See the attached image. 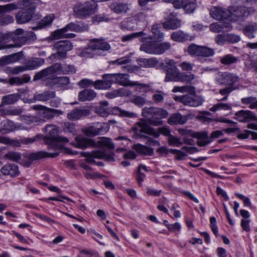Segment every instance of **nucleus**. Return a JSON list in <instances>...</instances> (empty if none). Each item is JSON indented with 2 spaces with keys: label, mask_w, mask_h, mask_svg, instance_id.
<instances>
[{
  "label": "nucleus",
  "mask_w": 257,
  "mask_h": 257,
  "mask_svg": "<svg viewBox=\"0 0 257 257\" xmlns=\"http://www.w3.org/2000/svg\"><path fill=\"white\" fill-rule=\"evenodd\" d=\"M142 115L148 122L153 125L158 126L163 124V118L168 115V111L162 108L150 107L142 109Z\"/></svg>",
  "instance_id": "f257e3e1"
},
{
  "label": "nucleus",
  "mask_w": 257,
  "mask_h": 257,
  "mask_svg": "<svg viewBox=\"0 0 257 257\" xmlns=\"http://www.w3.org/2000/svg\"><path fill=\"white\" fill-rule=\"evenodd\" d=\"M59 155L58 153H48L44 151H39L28 154H22L17 153V163L24 167H28L32 164L33 161L39 160L45 158H55Z\"/></svg>",
  "instance_id": "f03ea898"
},
{
  "label": "nucleus",
  "mask_w": 257,
  "mask_h": 257,
  "mask_svg": "<svg viewBox=\"0 0 257 257\" xmlns=\"http://www.w3.org/2000/svg\"><path fill=\"white\" fill-rule=\"evenodd\" d=\"M46 136L44 138L45 143L52 147L61 146L68 143L69 140L64 137L58 135V129L56 125L50 124L45 127Z\"/></svg>",
  "instance_id": "7ed1b4c3"
},
{
  "label": "nucleus",
  "mask_w": 257,
  "mask_h": 257,
  "mask_svg": "<svg viewBox=\"0 0 257 257\" xmlns=\"http://www.w3.org/2000/svg\"><path fill=\"white\" fill-rule=\"evenodd\" d=\"M134 130L137 132L153 136L156 138H158L160 134L168 137L171 135L170 131L168 127L166 126L159 127L156 131L155 128L150 127L144 119H142L136 123Z\"/></svg>",
  "instance_id": "20e7f679"
},
{
  "label": "nucleus",
  "mask_w": 257,
  "mask_h": 257,
  "mask_svg": "<svg viewBox=\"0 0 257 257\" xmlns=\"http://www.w3.org/2000/svg\"><path fill=\"white\" fill-rule=\"evenodd\" d=\"M160 67L166 74L164 79L165 82L177 81L180 72L173 60L166 59L165 62L161 63Z\"/></svg>",
  "instance_id": "39448f33"
},
{
  "label": "nucleus",
  "mask_w": 257,
  "mask_h": 257,
  "mask_svg": "<svg viewBox=\"0 0 257 257\" xmlns=\"http://www.w3.org/2000/svg\"><path fill=\"white\" fill-rule=\"evenodd\" d=\"M72 49L73 45L70 41L68 40L58 41L53 45V49L56 50V53L51 55L49 59L52 60L65 59L67 57V52Z\"/></svg>",
  "instance_id": "423d86ee"
},
{
  "label": "nucleus",
  "mask_w": 257,
  "mask_h": 257,
  "mask_svg": "<svg viewBox=\"0 0 257 257\" xmlns=\"http://www.w3.org/2000/svg\"><path fill=\"white\" fill-rule=\"evenodd\" d=\"M97 4H92L89 2L78 4L73 8L74 16L79 19L88 17L97 11Z\"/></svg>",
  "instance_id": "0eeeda50"
},
{
  "label": "nucleus",
  "mask_w": 257,
  "mask_h": 257,
  "mask_svg": "<svg viewBox=\"0 0 257 257\" xmlns=\"http://www.w3.org/2000/svg\"><path fill=\"white\" fill-rule=\"evenodd\" d=\"M174 100L183 103L184 105L190 107H197L202 105L204 102L203 98L196 94V88L194 92H189L188 94L182 96H176Z\"/></svg>",
  "instance_id": "6e6552de"
},
{
  "label": "nucleus",
  "mask_w": 257,
  "mask_h": 257,
  "mask_svg": "<svg viewBox=\"0 0 257 257\" xmlns=\"http://www.w3.org/2000/svg\"><path fill=\"white\" fill-rule=\"evenodd\" d=\"M229 15L235 18L236 20L243 19L253 15L255 10L253 7L243 6H230L228 7Z\"/></svg>",
  "instance_id": "1a4fd4ad"
},
{
  "label": "nucleus",
  "mask_w": 257,
  "mask_h": 257,
  "mask_svg": "<svg viewBox=\"0 0 257 257\" xmlns=\"http://www.w3.org/2000/svg\"><path fill=\"white\" fill-rule=\"evenodd\" d=\"M187 53L192 56L209 57L215 54V50L205 46L198 45L195 44L190 45L187 48Z\"/></svg>",
  "instance_id": "9d476101"
},
{
  "label": "nucleus",
  "mask_w": 257,
  "mask_h": 257,
  "mask_svg": "<svg viewBox=\"0 0 257 257\" xmlns=\"http://www.w3.org/2000/svg\"><path fill=\"white\" fill-rule=\"evenodd\" d=\"M215 81L220 85L235 87L239 81V77L236 74L228 72H219L215 76Z\"/></svg>",
  "instance_id": "9b49d317"
},
{
  "label": "nucleus",
  "mask_w": 257,
  "mask_h": 257,
  "mask_svg": "<svg viewBox=\"0 0 257 257\" xmlns=\"http://www.w3.org/2000/svg\"><path fill=\"white\" fill-rule=\"evenodd\" d=\"M81 156L85 157V161L88 163L92 164L95 163L94 158L104 159L109 162H113L115 159L112 153L107 154L104 151L101 150L94 151L92 152H82Z\"/></svg>",
  "instance_id": "f8f14e48"
},
{
  "label": "nucleus",
  "mask_w": 257,
  "mask_h": 257,
  "mask_svg": "<svg viewBox=\"0 0 257 257\" xmlns=\"http://www.w3.org/2000/svg\"><path fill=\"white\" fill-rule=\"evenodd\" d=\"M34 110H39V115L47 119H52L63 114L61 110L49 108L41 105H35L33 106Z\"/></svg>",
  "instance_id": "ddd939ff"
},
{
  "label": "nucleus",
  "mask_w": 257,
  "mask_h": 257,
  "mask_svg": "<svg viewBox=\"0 0 257 257\" xmlns=\"http://www.w3.org/2000/svg\"><path fill=\"white\" fill-rule=\"evenodd\" d=\"M115 83L124 86H138L140 89H149L150 86L148 84L139 83L138 81H131L128 79L127 74L115 73Z\"/></svg>",
  "instance_id": "4468645a"
},
{
  "label": "nucleus",
  "mask_w": 257,
  "mask_h": 257,
  "mask_svg": "<svg viewBox=\"0 0 257 257\" xmlns=\"http://www.w3.org/2000/svg\"><path fill=\"white\" fill-rule=\"evenodd\" d=\"M22 62L25 65L17 66V73L36 69L44 64L45 60L41 58H34L29 60L24 59Z\"/></svg>",
  "instance_id": "2eb2a0df"
},
{
  "label": "nucleus",
  "mask_w": 257,
  "mask_h": 257,
  "mask_svg": "<svg viewBox=\"0 0 257 257\" xmlns=\"http://www.w3.org/2000/svg\"><path fill=\"white\" fill-rule=\"evenodd\" d=\"M115 74H105L103 75L102 80L94 81L93 86L96 89H107L112 84L115 83Z\"/></svg>",
  "instance_id": "dca6fc26"
},
{
  "label": "nucleus",
  "mask_w": 257,
  "mask_h": 257,
  "mask_svg": "<svg viewBox=\"0 0 257 257\" xmlns=\"http://www.w3.org/2000/svg\"><path fill=\"white\" fill-rule=\"evenodd\" d=\"M37 39L35 34L32 32H24L20 28H17V47H21L26 43L34 41Z\"/></svg>",
  "instance_id": "f3484780"
},
{
  "label": "nucleus",
  "mask_w": 257,
  "mask_h": 257,
  "mask_svg": "<svg viewBox=\"0 0 257 257\" xmlns=\"http://www.w3.org/2000/svg\"><path fill=\"white\" fill-rule=\"evenodd\" d=\"M160 27L159 26L158 24H154L151 29L152 35L148 36H144L140 38L139 41L141 42L148 41V40L156 42L162 41L164 39V34L160 31Z\"/></svg>",
  "instance_id": "a211bd4d"
},
{
  "label": "nucleus",
  "mask_w": 257,
  "mask_h": 257,
  "mask_svg": "<svg viewBox=\"0 0 257 257\" xmlns=\"http://www.w3.org/2000/svg\"><path fill=\"white\" fill-rule=\"evenodd\" d=\"M89 48L91 50L108 51L111 49L109 44L103 38H94L90 40Z\"/></svg>",
  "instance_id": "6ab92c4d"
},
{
  "label": "nucleus",
  "mask_w": 257,
  "mask_h": 257,
  "mask_svg": "<svg viewBox=\"0 0 257 257\" xmlns=\"http://www.w3.org/2000/svg\"><path fill=\"white\" fill-rule=\"evenodd\" d=\"M73 145L76 148L84 149L88 147H94L96 145L93 140L82 136H78L75 138V142Z\"/></svg>",
  "instance_id": "aec40b11"
},
{
  "label": "nucleus",
  "mask_w": 257,
  "mask_h": 257,
  "mask_svg": "<svg viewBox=\"0 0 257 257\" xmlns=\"http://www.w3.org/2000/svg\"><path fill=\"white\" fill-rule=\"evenodd\" d=\"M209 12L210 16L218 21H223L230 17L228 10L222 7H214L210 10Z\"/></svg>",
  "instance_id": "412c9836"
},
{
  "label": "nucleus",
  "mask_w": 257,
  "mask_h": 257,
  "mask_svg": "<svg viewBox=\"0 0 257 257\" xmlns=\"http://www.w3.org/2000/svg\"><path fill=\"white\" fill-rule=\"evenodd\" d=\"M2 37L1 45H5L6 47L4 49H10L16 47V32L2 34Z\"/></svg>",
  "instance_id": "4be33fe9"
},
{
  "label": "nucleus",
  "mask_w": 257,
  "mask_h": 257,
  "mask_svg": "<svg viewBox=\"0 0 257 257\" xmlns=\"http://www.w3.org/2000/svg\"><path fill=\"white\" fill-rule=\"evenodd\" d=\"M109 8L111 11L117 15H123L127 13L131 10L130 5L123 2H112Z\"/></svg>",
  "instance_id": "5701e85b"
},
{
  "label": "nucleus",
  "mask_w": 257,
  "mask_h": 257,
  "mask_svg": "<svg viewBox=\"0 0 257 257\" xmlns=\"http://www.w3.org/2000/svg\"><path fill=\"white\" fill-rule=\"evenodd\" d=\"M235 118L240 122H248L256 120L257 117L250 110H241L235 114Z\"/></svg>",
  "instance_id": "b1692460"
},
{
  "label": "nucleus",
  "mask_w": 257,
  "mask_h": 257,
  "mask_svg": "<svg viewBox=\"0 0 257 257\" xmlns=\"http://www.w3.org/2000/svg\"><path fill=\"white\" fill-rule=\"evenodd\" d=\"M192 118L191 114L182 115L179 113H176L171 115L168 120V123L171 125L183 124L185 123L188 120Z\"/></svg>",
  "instance_id": "393cba45"
},
{
  "label": "nucleus",
  "mask_w": 257,
  "mask_h": 257,
  "mask_svg": "<svg viewBox=\"0 0 257 257\" xmlns=\"http://www.w3.org/2000/svg\"><path fill=\"white\" fill-rule=\"evenodd\" d=\"M90 114V111L88 109H74L67 113V118L71 120H77Z\"/></svg>",
  "instance_id": "a878e982"
},
{
  "label": "nucleus",
  "mask_w": 257,
  "mask_h": 257,
  "mask_svg": "<svg viewBox=\"0 0 257 257\" xmlns=\"http://www.w3.org/2000/svg\"><path fill=\"white\" fill-rule=\"evenodd\" d=\"M106 132L105 127L102 123H97L96 126H91L86 128L84 130V134L87 136H94L103 134Z\"/></svg>",
  "instance_id": "bb28decb"
},
{
  "label": "nucleus",
  "mask_w": 257,
  "mask_h": 257,
  "mask_svg": "<svg viewBox=\"0 0 257 257\" xmlns=\"http://www.w3.org/2000/svg\"><path fill=\"white\" fill-rule=\"evenodd\" d=\"M96 96V93L93 90L85 89L79 92L78 100L82 102L91 101Z\"/></svg>",
  "instance_id": "cd10ccee"
},
{
  "label": "nucleus",
  "mask_w": 257,
  "mask_h": 257,
  "mask_svg": "<svg viewBox=\"0 0 257 257\" xmlns=\"http://www.w3.org/2000/svg\"><path fill=\"white\" fill-rule=\"evenodd\" d=\"M191 37L187 33L181 30L173 32L171 35V39L177 42H183L187 40H191Z\"/></svg>",
  "instance_id": "c85d7f7f"
},
{
  "label": "nucleus",
  "mask_w": 257,
  "mask_h": 257,
  "mask_svg": "<svg viewBox=\"0 0 257 257\" xmlns=\"http://www.w3.org/2000/svg\"><path fill=\"white\" fill-rule=\"evenodd\" d=\"M138 62L140 67L145 68L155 67L159 63L158 60L156 58H151L150 59L139 58L138 60Z\"/></svg>",
  "instance_id": "c756f323"
},
{
  "label": "nucleus",
  "mask_w": 257,
  "mask_h": 257,
  "mask_svg": "<svg viewBox=\"0 0 257 257\" xmlns=\"http://www.w3.org/2000/svg\"><path fill=\"white\" fill-rule=\"evenodd\" d=\"M23 10L17 14V23L23 24L29 22L32 18V15L34 13L25 11L24 8Z\"/></svg>",
  "instance_id": "7c9ffc66"
},
{
  "label": "nucleus",
  "mask_w": 257,
  "mask_h": 257,
  "mask_svg": "<svg viewBox=\"0 0 257 257\" xmlns=\"http://www.w3.org/2000/svg\"><path fill=\"white\" fill-rule=\"evenodd\" d=\"M146 41L145 43L141 45L140 47V50L144 51L147 53L150 54H156V43L155 41Z\"/></svg>",
  "instance_id": "2f4dec72"
},
{
  "label": "nucleus",
  "mask_w": 257,
  "mask_h": 257,
  "mask_svg": "<svg viewBox=\"0 0 257 257\" xmlns=\"http://www.w3.org/2000/svg\"><path fill=\"white\" fill-rule=\"evenodd\" d=\"M242 31L249 38H254V33L257 31V23H250L246 25L243 28Z\"/></svg>",
  "instance_id": "473e14b6"
},
{
  "label": "nucleus",
  "mask_w": 257,
  "mask_h": 257,
  "mask_svg": "<svg viewBox=\"0 0 257 257\" xmlns=\"http://www.w3.org/2000/svg\"><path fill=\"white\" fill-rule=\"evenodd\" d=\"M54 18L55 16L54 14H50L45 17L42 20L38 22L37 26L33 27V30H37L50 25Z\"/></svg>",
  "instance_id": "72a5a7b5"
},
{
  "label": "nucleus",
  "mask_w": 257,
  "mask_h": 257,
  "mask_svg": "<svg viewBox=\"0 0 257 257\" xmlns=\"http://www.w3.org/2000/svg\"><path fill=\"white\" fill-rule=\"evenodd\" d=\"M41 3L40 0H23V8L24 10L34 13V12L39 4Z\"/></svg>",
  "instance_id": "f704fd0d"
},
{
  "label": "nucleus",
  "mask_w": 257,
  "mask_h": 257,
  "mask_svg": "<svg viewBox=\"0 0 257 257\" xmlns=\"http://www.w3.org/2000/svg\"><path fill=\"white\" fill-rule=\"evenodd\" d=\"M133 148L141 155L152 156L154 153L153 149L139 144L134 145Z\"/></svg>",
  "instance_id": "c9c22d12"
},
{
  "label": "nucleus",
  "mask_w": 257,
  "mask_h": 257,
  "mask_svg": "<svg viewBox=\"0 0 257 257\" xmlns=\"http://www.w3.org/2000/svg\"><path fill=\"white\" fill-rule=\"evenodd\" d=\"M56 93L54 91H46L43 93L36 95L35 98L36 100L47 101L55 97Z\"/></svg>",
  "instance_id": "e433bc0d"
},
{
  "label": "nucleus",
  "mask_w": 257,
  "mask_h": 257,
  "mask_svg": "<svg viewBox=\"0 0 257 257\" xmlns=\"http://www.w3.org/2000/svg\"><path fill=\"white\" fill-rule=\"evenodd\" d=\"M108 105V102L106 101L100 102L99 105L95 108L96 112L103 117L107 116L109 114Z\"/></svg>",
  "instance_id": "4c0bfd02"
},
{
  "label": "nucleus",
  "mask_w": 257,
  "mask_h": 257,
  "mask_svg": "<svg viewBox=\"0 0 257 257\" xmlns=\"http://www.w3.org/2000/svg\"><path fill=\"white\" fill-rule=\"evenodd\" d=\"M181 26V22L178 19L170 20L163 23V27L167 30H175Z\"/></svg>",
  "instance_id": "58836bf2"
},
{
  "label": "nucleus",
  "mask_w": 257,
  "mask_h": 257,
  "mask_svg": "<svg viewBox=\"0 0 257 257\" xmlns=\"http://www.w3.org/2000/svg\"><path fill=\"white\" fill-rule=\"evenodd\" d=\"M171 48V44L169 42H165L159 44L156 43V51L155 55H161L169 50Z\"/></svg>",
  "instance_id": "ea45409f"
},
{
  "label": "nucleus",
  "mask_w": 257,
  "mask_h": 257,
  "mask_svg": "<svg viewBox=\"0 0 257 257\" xmlns=\"http://www.w3.org/2000/svg\"><path fill=\"white\" fill-rule=\"evenodd\" d=\"M238 61V58L232 54H227L223 56L220 59V62L224 65H230L236 63Z\"/></svg>",
  "instance_id": "a19ab883"
},
{
  "label": "nucleus",
  "mask_w": 257,
  "mask_h": 257,
  "mask_svg": "<svg viewBox=\"0 0 257 257\" xmlns=\"http://www.w3.org/2000/svg\"><path fill=\"white\" fill-rule=\"evenodd\" d=\"M2 173L5 175L15 176L16 175V166L15 164H7L1 169Z\"/></svg>",
  "instance_id": "79ce46f5"
},
{
  "label": "nucleus",
  "mask_w": 257,
  "mask_h": 257,
  "mask_svg": "<svg viewBox=\"0 0 257 257\" xmlns=\"http://www.w3.org/2000/svg\"><path fill=\"white\" fill-rule=\"evenodd\" d=\"M55 83L57 86L63 89H68L70 83V79L68 77H59L55 79Z\"/></svg>",
  "instance_id": "37998d69"
},
{
  "label": "nucleus",
  "mask_w": 257,
  "mask_h": 257,
  "mask_svg": "<svg viewBox=\"0 0 257 257\" xmlns=\"http://www.w3.org/2000/svg\"><path fill=\"white\" fill-rule=\"evenodd\" d=\"M64 28L66 32L68 30L75 32H82L84 30H87L88 27L84 26V28L83 27H81L79 25L74 23H70L68 24Z\"/></svg>",
  "instance_id": "c03bdc74"
},
{
  "label": "nucleus",
  "mask_w": 257,
  "mask_h": 257,
  "mask_svg": "<svg viewBox=\"0 0 257 257\" xmlns=\"http://www.w3.org/2000/svg\"><path fill=\"white\" fill-rule=\"evenodd\" d=\"M16 61V54L14 53L0 58V66H3Z\"/></svg>",
  "instance_id": "a18cd8bd"
},
{
  "label": "nucleus",
  "mask_w": 257,
  "mask_h": 257,
  "mask_svg": "<svg viewBox=\"0 0 257 257\" xmlns=\"http://www.w3.org/2000/svg\"><path fill=\"white\" fill-rule=\"evenodd\" d=\"M197 8L196 1H187L184 4V10L186 13H192Z\"/></svg>",
  "instance_id": "49530a36"
},
{
  "label": "nucleus",
  "mask_w": 257,
  "mask_h": 257,
  "mask_svg": "<svg viewBox=\"0 0 257 257\" xmlns=\"http://www.w3.org/2000/svg\"><path fill=\"white\" fill-rule=\"evenodd\" d=\"M231 105L230 104L218 103L213 105L209 110L213 112L218 110H230L231 109Z\"/></svg>",
  "instance_id": "de8ad7c7"
},
{
  "label": "nucleus",
  "mask_w": 257,
  "mask_h": 257,
  "mask_svg": "<svg viewBox=\"0 0 257 257\" xmlns=\"http://www.w3.org/2000/svg\"><path fill=\"white\" fill-rule=\"evenodd\" d=\"M98 144L101 147H106L110 150H113L114 146L111 141V140L109 138H102L98 141Z\"/></svg>",
  "instance_id": "09e8293b"
},
{
  "label": "nucleus",
  "mask_w": 257,
  "mask_h": 257,
  "mask_svg": "<svg viewBox=\"0 0 257 257\" xmlns=\"http://www.w3.org/2000/svg\"><path fill=\"white\" fill-rule=\"evenodd\" d=\"M237 89L236 87L227 86L223 89H221L219 91L220 94L224 95V96L221 99V101H225L227 99L228 96L229 94L234 90Z\"/></svg>",
  "instance_id": "8fccbe9b"
},
{
  "label": "nucleus",
  "mask_w": 257,
  "mask_h": 257,
  "mask_svg": "<svg viewBox=\"0 0 257 257\" xmlns=\"http://www.w3.org/2000/svg\"><path fill=\"white\" fill-rule=\"evenodd\" d=\"M48 68H46L45 69H43L42 70L37 72L34 76L33 80L37 81L43 78H45L47 77L48 76L51 75Z\"/></svg>",
  "instance_id": "3c124183"
},
{
  "label": "nucleus",
  "mask_w": 257,
  "mask_h": 257,
  "mask_svg": "<svg viewBox=\"0 0 257 257\" xmlns=\"http://www.w3.org/2000/svg\"><path fill=\"white\" fill-rule=\"evenodd\" d=\"M194 86H175L173 90V92H180L181 93L189 92L194 91Z\"/></svg>",
  "instance_id": "603ef678"
},
{
  "label": "nucleus",
  "mask_w": 257,
  "mask_h": 257,
  "mask_svg": "<svg viewBox=\"0 0 257 257\" xmlns=\"http://www.w3.org/2000/svg\"><path fill=\"white\" fill-rule=\"evenodd\" d=\"M16 101V95L15 94L7 95L2 98V104L10 105L14 104Z\"/></svg>",
  "instance_id": "864d4df0"
},
{
  "label": "nucleus",
  "mask_w": 257,
  "mask_h": 257,
  "mask_svg": "<svg viewBox=\"0 0 257 257\" xmlns=\"http://www.w3.org/2000/svg\"><path fill=\"white\" fill-rule=\"evenodd\" d=\"M195 78V76L192 73L186 74L185 73H180V75L177 81L190 82Z\"/></svg>",
  "instance_id": "5fc2aeb1"
},
{
  "label": "nucleus",
  "mask_w": 257,
  "mask_h": 257,
  "mask_svg": "<svg viewBox=\"0 0 257 257\" xmlns=\"http://www.w3.org/2000/svg\"><path fill=\"white\" fill-rule=\"evenodd\" d=\"M145 33L143 31L134 33L131 34L124 36L122 37L121 41L122 42L130 41L137 37L142 38L143 36H145Z\"/></svg>",
  "instance_id": "6e6d98bb"
},
{
  "label": "nucleus",
  "mask_w": 257,
  "mask_h": 257,
  "mask_svg": "<svg viewBox=\"0 0 257 257\" xmlns=\"http://www.w3.org/2000/svg\"><path fill=\"white\" fill-rule=\"evenodd\" d=\"M64 131L65 133L75 135L76 133L75 129L74 124L72 122H65L63 125Z\"/></svg>",
  "instance_id": "4d7b16f0"
},
{
  "label": "nucleus",
  "mask_w": 257,
  "mask_h": 257,
  "mask_svg": "<svg viewBox=\"0 0 257 257\" xmlns=\"http://www.w3.org/2000/svg\"><path fill=\"white\" fill-rule=\"evenodd\" d=\"M178 132L182 135H189L195 138H200L202 137L199 133L194 132L191 130L180 128L179 129Z\"/></svg>",
  "instance_id": "13d9d810"
},
{
  "label": "nucleus",
  "mask_w": 257,
  "mask_h": 257,
  "mask_svg": "<svg viewBox=\"0 0 257 257\" xmlns=\"http://www.w3.org/2000/svg\"><path fill=\"white\" fill-rule=\"evenodd\" d=\"M168 140L170 146L180 147L182 145L180 139L171 135L169 136Z\"/></svg>",
  "instance_id": "bf43d9fd"
},
{
  "label": "nucleus",
  "mask_w": 257,
  "mask_h": 257,
  "mask_svg": "<svg viewBox=\"0 0 257 257\" xmlns=\"http://www.w3.org/2000/svg\"><path fill=\"white\" fill-rule=\"evenodd\" d=\"M131 102L138 106H142L146 103V99L141 96L135 95L131 99Z\"/></svg>",
  "instance_id": "052dcab7"
},
{
  "label": "nucleus",
  "mask_w": 257,
  "mask_h": 257,
  "mask_svg": "<svg viewBox=\"0 0 257 257\" xmlns=\"http://www.w3.org/2000/svg\"><path fill=\"white\" fill-rule=\"evenodd\" d=\"M92 50L89 48V45L88 48L81 51L79 54V56L85 58H92L93 57V54L92 52Z\"/></svg>",
  "instance_id": "680f3d73"
},
{
  "label": "nucleus",
  "mask_w": 257,
  "mask_h": 257,
  "mask_svg": "<svg viewBox=\"0 0 257 257\" xmlns=\"http://www.w3.org/2000/svg\"><path fill=\"white\" fill-rule=\"evenodd\" d=\"M210 30L211 32L218 33L222 32L223 29H222V25L221 22H216L213 23L210 26Z\"/></svg>",
  "instance_id": "e2e57ef3"
},
{
  "label": "nucleus",
  "mask_w": 257,
  "mask_h": 257,
  "mask_svg": "<svg viewBox=\"0 0 257 257\" xmlns=\"http://www.w3.org/2000/svg\"><path fill=\"white\" fill-rule=\"evenodd\" d=\"M48 68L51 75L56 72H62V65L59 63H55Z\"/></svg>",
  "instance_id": "0e129e2a"
},
{
  "label": "nucleus",
  "mask_w": 257,
  "mask_h": 257,
  "mask_svg": "<svg viewBox=\"0 0 257 257\" xmlns=\"http://www.w3.org/2000/svg\"><path fill=\"white\" fill-rule=\"evenodd\" d=\"M256 100L255 97L250 96L243 98L241 99V101L242 103L244 104H249V107L252 109V106H254Z\"/></svg>",
  "instance_id": "69168bd1"
},
{
  "label": "nucleus",
  "mask_w": 257,
  "mask_h": 257,
  "mask_svg": "<svg viewBox=\"0 0 257 257\" xmlns=\"http://www.w3.org/2000/svg\"><path fill=\"white\" fill-rule=\"evenodd\" d=\"M226 40L227 42L235 43L240 40V38L238 35L232 34H226Z\"/></svg>",
  "instance_id": "338daca9"
},
{
  "label": "nucleus",
  "mask_w": 257,
  "mask_h": 257,
  "mask_svg": "<svg viewBox=\"0 0 257 257\" xmlns=\"http://www.w3.org/2000/svg\"><path fill=\"white\" fill-rule=\"evenodd\" d=\"M75 72V67L72 65H67L62 68V72L64 74H74Z\"/></svg>",
  "instance_id": "774afa93"
}]
</instances>
